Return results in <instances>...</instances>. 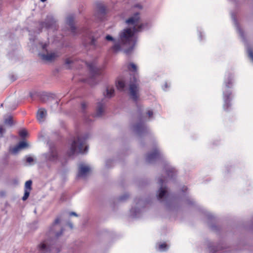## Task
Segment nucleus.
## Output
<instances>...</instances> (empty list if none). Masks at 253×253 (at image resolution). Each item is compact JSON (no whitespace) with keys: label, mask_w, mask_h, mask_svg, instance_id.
Masks as SVG:
<instances>
[{"label":"nucleus","mask_w":253,"mask_h":253,"mask_svg":"<svg viewBox=\"0 0 253 253\" xmlns=\"http://www.w3.org/2000/svg\"><path fill=\"white\" fill-rule=\"evenodd\" d=\"M90 41L89 42H87L86 41H83L84 46L87 48L88 46H91L92 47L93 49H95L97 47V45L96 43V41L97 40L98 38L95 37L94 36H90L89 37Z\"/></svg>","instance_id":"obj_18"},{"label":"nucleus","mask_w":253,"mask_h":253,"mask_svg":"<svg viewBox=\"0 0 253 253\" xmlns=\"http://www.w3.org/2000/svg\"><path fill=\"white\" fill-rule=\"evenodd\" d=\"M160 154V152L156 149L153 152L148 154L146 157V161L149 163H152L154 160L157 159Z\"/></svg>","instance_id":"obj_20"},{"label":"nucleus","mask_w":253,"mask_h":253,"mask_svg":"<svg viewBox=\"0 0 253 253\" xmlns=\"http://www.w3.org/2000/svg\"><path fill=\"white\" fill-rule=\"evenodd\" d=\"M168 246L165 243L161 244L159 246V250L160 251H165L168 249Z\"/></svg>","instance_id":"obj_30"},{"label":"nucleus","mask_w":253,"mask_h":253,"mask_svg":"<svg viewBox=\"0 0 253 253\" xmlns=\"http://www.w3.org/2000/svg\"><path fill=\"white\" fill-rule=\"evenodd\" d=\"M46 0H41V1H42V2H44V1H45Z\"/></svg>","instance_id":"obj_53"},{"label":"nucleus","mask_w":253,"mask_h":253,"mask_svg":"<svg viewBox=\"0 0 253 253\" xmlns=\"http://www.w3.org/2000/svg\"><path fill=\"white\" fill-rule=\"evenodd\" d=\"M36 117L40 123H42L47 117V112H37Z\"/></svg>","instance_id":"obj_23"},{"label":"nucleus","mask_w":253,"mask_h":253,"mask_svg":"<svg viewBox=\"0 0 253 253\" xmlns=\"http://www.w3.org/2000/svg\"><path fill=\"white\" fill-rule=\"evenodd\" d=\"M68 225H69V226L71 228H73V224H72V223H68Z\"/></svg>","instance_id":"obj_49"},{"label":"nucleus","mask_w":253,"mask_h":253,"mask_svg":"<svg viewBox=\"0 0 253 253\" xmlns=\"http://www.w3.org/2000/svg\"><path fill=\"white\" fill-rule=\"evenodd\" d=\"M40 44H41V45H42V50L45 52H47V47L48 46V44H47L46 43H42L41 42V43H40Z\"/></svg>","instance_id":"obj_37"},{"label":"nucleus","mask_w":253,"mask_h":253,"mask_svg":"<svg viewBox=\"0 0 253 253\" xmlns=\"http://www.w3.org/2000/svg\"><path fill=\"white\" fill-rule=\"evenodd\" d=\"M209 250L210 251V252H211V247L209 248Z\"/></svg>","instance_id":"obj_54"},{"label":"nucleus","mask_w":253,"mask_h":253,"mask_svg":"<svg viewBox=\"0 0 253 253\" xmlns=\"http://www.w3.org/2000/svg\"><path fill=\"white\" fill-rule=\"evenodd\" d=\"M60 219L57 218L49 229L50 234L56 238L59 237L62 233V229L60 225Z\"/></svg>","instance_id":"obj_8"},{"label":"nucleus","mask_w":253,"mask_h":253,"mask_svg":"<svg viewBox=\"0 0 253 253\" xmlns=\"http://www.w3.org/2000/svg\"><path fill=\"white\" fill-rule=\"evenodd\" d=\"M127 68L129 71L135 72L137 71V66L133 63H130L128 65Z\"/></svg>","instance_id":"obj_26"},{"label":"nucleus","mask_w":253,"mask_h":253,"mask_svg":"<svg viewBox=\"0 0 253 253\" xmlns=\"http://www.w3.org/2000/svg\"><path fill=\"white\" fill-rule=\"evenodd\" d=\"M104 112H101V111L96 112V115H95V117H101L103 115Z\"/></svg>","instance_id":"obj_39"},{"label":"nucleus","mask_w":253,"mask_h":253,"mask_svg":"<svg viewBox=\"0 0 253 253\" xmlns=\"http://www.w3.org/2000/svg\"><path fill=\"white\" fill-rule=\"evenodd\" d=\"M85 64L89 70L92 78H94L95 76H101L102 75L101 69L97 68L93 62H86Z\"/></svg>","instance_id":"obj_11"},{"label":"nucleus","mask_w":253,"mask_h":253,"mask_svg":"<svg viewBox=\"0 0 253 253\" xmlns=\"http://www.w3.org/2000/svg\"><path fill=\"white\" fill-rule=\"evenodd\" d=\"M90 168L89 166L81 164L79 166L78 177L85 178L90 173Z\"/></svg>","instance_id":"obj_12"},{"label":"nucleus","mask_w":253,"mask_h":253,"mask_svg":"<svg viewBox=\"0 0 253 253\" xmlns=\"http://www.w3.org/2000/svg\"><path fill=\"white\" fill-rule=\"evenodd\" d=\"M5 132V129L2 127H0V134L2 136L3 133Z\"/></svg>","instance_id":"obj_42"},{"label":"nucleus","mask_w":253,"mask_h":253,"mask_svg":"<svg viewBox=\"0 0 253 253\" xmlns=\"http://www.w3.org/2000/svg\"><path fill=\"white\" fill-rule=\"evenodd\" d=\"M105 107V104L103 101L101 102H99L97 104V108L96 111H104V109Z\"/></svg>","instance_id":"obj_27"},{"label":"nucleus","mask_w":253,"mask_h":253,"mask_svg":"<svg viewBox=\"0 0 253 253\" xmlns=\"http://www.w3.org/2000/svg\"><path fill=\"white\" fill-rule=\"evenodd\" d=\"M137 111H142V109H141V108H139Z\"/></svg>","instance_id":"obj_51"},{"label":"nucleus","mask_w":253,"mask_h":253,"mask_svg":"<svg viewBox=\"0 0 253 253\" xmlns=\"http://www.w3.org/2000/svg\"><path fill=\"white\" fill-rule=\"evenodd\" d=\"M129 90H130V96L132 100L135 102H137L139 95L138 94V87L136 84H130L129 86Z\"/></svg>","instance_id":"obj_14"},{"label":"nucleus","mask_w":253,"mask_h":253,"mask_svg":"<svg viewBox=\"0 0 253 253\" xmlns=\"http://www.w3.org/2000/svg\"><path fill=\"white\" fill-rule=\"evenodd\" d=\"M139 12H135L132 17L127 19L126 22L128 25L135 26L139 22Z\"/></svg>","instance_id":"obj_17"},{"label":"nucleus","mask_w":253,"mask_h":253,"mask_svg":"<svg viewBox=\"0 0 253 253\" xmlns=\"http://www.w3.org/2000/svg\"><path fill=\"white\" fill-rule=\"evenodd\" d=\"M163 182V180L160 179L159 184L161 185V187L158 191L159 193L158 198L159 200H160L161 199H163V198L166 197L167 195V190L166 187H163L162 186Z\"/></svg>","instance_id":"obj_19"},{"label":"nucleus","mask_w":253,"mask_h":253,"mask_svg":"<svg viewBox=\"0 0 253 253\" xmlns=\"http://www.w3.org/2000/svg\"><path fill=\"white\" fill-rule=\"evenodd\" d=\"M19 134L21 137H24L27 135V131L26 129H23L19 131Z\"/></svg>","instance_id":"obj_33"},{"label":"nucleus","mask_w":253,"mask_h":253,"mask_svg":"<svg viewBox=\"0 0 253 253\" xmlns=\"http://www.w3.org/2000/svg\"><path fill=\"white\" fill-rule=\"evenodd\" d=\"M74 16L73 15H69L66 19V23L70 26V30L73 36L77 35V29L74 25Z\"/></svg>","instance_id":"obj_15"},{"label":"nucleus","mask_w":253,"mask_h":253,"mask_svg":"<svg viewBox=\"0 0 253 253\" xmlns=\"http://www.w3.org/2000/svg\"><path fill=\"white\" fill-rule=\"evenodd\" d=\"M146 129V127L144 124L143 121L142 122L141 121L139 124L133 126V130L139 134L144 132Z\"/></svg>","instance_id":"obj_21"},{"label":"nucleus","mask_w":253,"mask_h":253,"mask_svg":"<svg viewBox=\"0 0 253 253\" xmlns=\"http://www.w3.org/2000/svg\"><path fill=\"white\" fill-rule=\"evenodd\" d=\"M30 193V191H29V190H27V189L24 190V195L23 197H22V200L23 201H25L26 200H27L28 199V197L29 196Z\"/></svg>","instance_id":"obj_31"},{"label":"nucleus","mask_w":253,"mask_h":253,"mask_svg":"<svg viewBox=\"0 0 253 253\" xmlns=\"http://www.w3.org/2000/svg\"><path fill=\"white\" fill-rule=\"evenodd\" d=\"M128 80L127 74L126 75L119 76L116 81V85L118 90L123 91Z\"/></svg>","instance_id":"obj_9"},{"label":"nucleus","mask_w":253,"mask_h":253,"mask_svg":"<svg viewBox=\"0 0 253 253\" xmlns=\"http://www.w3.org/2000/svg\"><path fill=\"white\" fill-rule=\"evenodd\" d=\"M37 249L39 253H59L60 251L58 247L54 246L53 241L50 239L41 242Z\"/></svg>","instance_id":"obj_4"},{"label":"nucleus","mask_w":253,"mask_h":253,"mask_svg":"<svg viewBox=\"0 0 253 253\" xmlns=\"http://www.w3.org/2000/svg\"><path fill=\"white\" fill-rule=\"evenodd\" d=\"M32 183V182L31 180L27 181L25 184V189L29 190L30 191L31 190Z\"/></svg>","instance_id":"obj_29"},{"label":"nucleus","mask_w":253,"mask_h":253,"mask_svg":"<svg viewBox=\"0 0 253 253\" xmlns=\"http://www.w3.org/2000/svg\"><path fill=\"white\" fill-rule=\"evenodd\" d=\"M9 78L12 82H14L16 80V77L14 75H9Z\"/></svg>","instance_id":"obj_41"},{"label":"nucleus","mask_w":253,"mask_h":253,"mask_svg":"<svg viewBox=\"0 0 253 253\" xmlns=\"http://www.w3.org/2000/svg\"><path fill=\"white\" fill-rule=\"evenodd\" d=\"M38 111H46V110L44 109V108H40L38 109Z\"/></svg>","instance_id":"obj_48"},{"label":"nucleus","mask_w":253,"mask_h":253,"mask_svg":"<svg viewBox=\"0 0 253 253\" xmlns=\"http://www.w3.org/2000/svg\"><path fill=\"white\" fill-rule=\"evenodd\" d=\"M56 19L52 15H47L44 21L39 22L38 34H40L43 28L47 30L50 29L53 30L56 29Z\"/></svg>","instance_id":"obj_5"},{"label":"nucleus","mask_w":253,"mask_h":253,"mask_svg":"<svg viewBox=\"0 0 253 253\" xmlns=\"http://www.w3.org/2000/svg\"><path fill=\"white\" fill-rule=\"evenodd\" d=\"M148 28L149 24L148 23H143L139 25L137 27L134 26L132 29L128 28L123 30L119 34V42L115 43L112 47V49L115 52H117L121 50V44L125 45L128 46V47L125 49L124 52L127 55L129 54L132 51L136 43V41L133 38L134 34Z\"/></svg>","instance_id":"obj_1"},{"label":"nucleus","mask_w":253,"mask_h":253,"mask_svg":"<svg viewBox=\"0 0 253 253\" xmlns=\"http://www.w3.org/2000/svg\"><path fill=\"white\" fill-rule=\"evenodd\" d=\"M81 108L83 110H85L87 109L88 103L85 101H83L82 102L81 104Z\"/></svg>","instance_id":"obj_35"},{"label":"nucleus","mask_w":253,"mask_h":253,"mask_svg":"<svg viewBox=\"0 0 253 253\" xmlns=\"http://www.w3.org/2000/svg\"><path fill=\"white\" fill-rule=\"evenodd\" d=\"M43 156L48 162H56L58 160L57 151L54 147H51L49 152L43 154Z\"/></svg>","instance_id":"obj_10"},{"label":"nucleus","mask_w":253,"mask_h":253,"mask_svg":"<svg viewBox=\"0 0 253 253\" xmlns=\"http://www.w3.org/2000/svg\"><path fill=\"white\" fill-rule=\"evenodd\" d=\"M4 123L6 125L12 126L14 124L13 118L11 116H8L4 118Z\"/></svg>","instance_id":"obj_25"},{"label":"nucleus","mask_w":253,"mask_h":253,"mask_svg":"<svg viewBox=\"0 0 253 253\" xmlns=\"http://www.w3.org/2000/svg\"><path fill=\"white\" fill-rule=\"evenodd\" d=\"M72 63H73V61L69 58L66 59L65 60V64L66 65H69L71 64Z\"/></svg>","instance_id":"obj_40"},{"label":"nucleus","mask_w":253,"mask_h":253,"mask_svg":"<svg viewBox=\"0 0 253 253\" xmlns=\"http://www.w3.org/2000/svg\"><path fill=\"white\" fill-rule=\"evenodd\" d=\"M18 145L19 147H20L21 149L24 148L27 146V144L24 141L20 142Z\"/></svg>","instance_id":"obj_36"},{"label":"nucleus","mask_w":253,"mask_h":253,"mask_svg":"<svg viewBox=\"0 0 253 253\" xmlns=\"http://www.w3.org/2000/svg\"><path fill=\"white\" fill-rule=\"evenodd\" d=\"M39 55L41 59L48 62H52L54 61L57 56V55L54 52L47 54L40 53H39Z\"/></svg>","instance_id":"obj_16"},{"label":"nucleus","mask_w":253,"mask_h":253,"mask_svg":"<svg viewBox=\"0 0 253 253\" xmlns=\"http://www.w3.org/2000/svg\"><path fill=\"white\" fill-rule=\"evenodd\" d=\"M69 215L70 216H78V215L75 212L72 211L70 212Z\"/></svg>","instance_id":"obj_43"},{"label":"nucleus","mask_w":253,"mask_h":253,"mask_svg":"<svg viewBox=\"0 0 253 253\" xmlns=\"http://www.w3.org/2000/svg\"><path fill=\"white\" fill-rule=\"evenodd\" d=\"M16 109V108H15V107H14V108H13V110H14V109Z\"/></svg>","instance_id":"obj_55"},{"label":"nucleus","mask_w":253,"mask_h":253,"mask_svg":"<svg viewBox=\"0 0 253 253\" xmlns=\"http://www.w3.org/2000/svg\"><path fill=\"white\" fill-rule=\"evenodd\" d=\"M34 159L33 157L31 156L26 157V162L30 165H31L32 163L34 162Z\"/></svg>","instance_id":"obj_34"},{"label":"nucleus","mask_w":253,"mask_h":253,"mask_svg":"<svg viewBox=\"0 0 253 253\" xmlns=\"http://www.w3.org/2000/svg\"><path fill=\"white\" fill-rule=\"evenodd\" d=\"M105 39L108 41L115 42V39L111 36L108 35L105 37Z\"/></svg>","instance_id":"obj_38"},{"label":"nucleus","mask_w":253,"mask_h":253,"mask_svg":"<svg viewBox=\"0 0 253 253\" xmlns=\"http://www.w3.org/2000/svg\"><path fill=\"white\" fill-rule=\"evenodd\" d=\"M224 84L227 89L232 87L233 84V77L231 74H228L227 75V78L224 80Z\"/></svg>","instance_id":"obj_22"},{"label":"nucleus","mask_w":253,"mask_h":253,"mask_svg":"<svg viewBox=\"0 0 253 253\" xmlns=\"http://www.w3.org/2000/svg\"><path fill=\"white\" fill-rule=\"evenodd\" d=\"M29 95L32 99H33L35 96H37L42 102H48L53 104V105L51 106V109H57L55 108V107L58 106L59 100L55 99V94L54 93L46 92L33 91L30 92Z\"/></svg>","instance_id":"obj_3"},{"label":"nucleus","mask_w":253,"mask_h":253,"mask_svg":"<svg viewBox=\"0 0 253 253\" xmlns=\"http://www.w3.org/2000/svg\"><path fill=\"white\" fill-rule=\"evenodd\" d=\"M148 115L149 117H151V116H152V115H153V112H148Z\"/></svg>","instance_id":"obj_47"},{"label":"nucleus","mask_w":253,"mask_h":253,"mask_svg":"<svg viewBox=\"0 0 253 253\" xmlns=\"http://www.w3.org/2000/svg\"><path fill=\"white\" fill-rule=\"evenodd\" d=\"M167 173L169 177L172 178L175 175V171L173 168H171L167 170Z\"/></svg>","instance_id":"obj_28"},{"label":"nucleus","mask_w":253,"mask_h":253,"mask_svg":"<svg viewBox=\"0 0 253 253\" xmlns=\"http://www.w3.org/2000/svg\"><path fill=\"white\" fill-rule=\"evenodd\" d=\"M21 149L20 147H19V145L15 146L14 148H13L11 151L13 154H16L17 152H18Z\"/></svg>","instance_id":"obj_32"},{"label":"nucleus","mask_w":253,"mask_h":253,"mask_svg":"<svg viewBox=\"0 0 253 253\" xmlns=\"http://www.w3.org/2000/svg\"><path fill=\"white\" fill-rule=\"evenodd\" d=\"M231 18L233 21L234 24L236 28V30L238 31L239 34L240 35L241 38L242 39V41L245 43L247 46V49L248 53V55L249 57L252 59L253 62V50L252 48L250 47L247 41L245 38V36L244 35V33L242 29L241 28L238 22V20L236 18V15L234 13L232 12L231 13Z\"/></svg>","instance_id":"obj_6"},{"label":"nucleus","mask_w":253,"mask_h":253,"mask_svg":"<svg viewBox=\"0 0 253 253\" xmlns=\"http://www.w3.org/2000/svg\"><path fill=\"white\" fill-rule=\"evenodd\" d=\"M96 10L95 12V16L100 21L104 20L107 13L106 7L100 1H97L95 3Z\"/></svg>","instance_id":"obj_7"},{"label":"nucleus","mask_w":253,"mask_h":253,"mask_svg":"<svg viewBox=\"0 0 253 253\" xmlns=\"http://www.w3.org/2000/svg\"><path fill=\"white\" fill-rule=\"evenodd\" d=\"M232 91L230 90L223 91V96L224 100L223 107L225 109H227L231 105V101L232 100Z\"/></svg>","instance_id":"obj_13"},{"label":"nucleus","mask_w":253,"mask_h":253,"mask_svg":"<svg viewBox=\"0 0 253 253\" xmlns=\"http://www.w3.org/2000/svg\"><path fill=\"white\" fill-rule=\"evenodd\" d=\"M114 88L113 86H107L106 89V93L104 94L105 97L110 98L112 97L114 95Z\"/></svg>","instance_id":"obj_24"},{"label":"nucleus","mask_w":253,"mask_h":253,"mask_svg":"<svg viewBox=\"0 0 253 253\" xmlns=\"http://www.w3.org/2000/svg\"><path fill=\"white\" fill-rule=\"evenodd\" d=\"M88 138L89 135L86 134L84 136L78 137L76 140H74L71 144L68 155L72 156L76 153H85L87 150V147L85 145V141Z\"/></svg>","instance_id":"obj_2"},{"label":"nucleus","mask_w":253,"mask_h":253,"mask_svg":"<svg viewBox=\"0 0 253 253\" xmlns=\"http://www.w3.org/2000/svg\"><path fill=\"white\" fill-rule=\"evenodd\" d=\"M169 87V86H168V84L167 83H166L165 84H164V85L163 86V89L164 90H166V89Z\"/></svg>","instance_id":"obj_44"},{"label":"nucleus","mask_w":253,"mask_h":253,"mask_svg":"<svg viewBox=\"0 0 253 253\" xmlns=\"http://www.w3.org/2000/svg\"><path fill=\"white\" fill-rule=\"evenodd\" d=\"M199 38H200V40H202V32L200 31L199 33Z\"/></svg>","instance_id":"obj_46"},{"label":"nucleus","mask_w":253,"mask_h":253,"mask_svg":"<svg viewBox=\"0 0 253 253\" xmlns=\"http://www.w3.org/2000/svg\"><path fill=\"white\" fill-rule=\"evenodd\" d=\"M126 197H121L120 200H124L126 199Z\"/></svg>","instance_id":"obj_50"},{"label":"nucleus","mask_w":253,"mask_h":253,"mask_svg":"<svg viewBox=\"0 0 253 253\" xmlns=\"http://www.w3.org/2000/svg\"><path fill=\"white\" fill-rule=\"evenodd\" d=\"M134 7H138V8H140V9H141V8H142V6L141 5L138 4H135V5L134 6Z\"/></svg>","instance_id":"obj_45"},{"label":"nucleus","mask_w":253,"mask_h":253,"mask_svg":"<svg viewBox=\"0 0 253 253\" xmlns=\"http://www.w3.org/2000/svg\"><path fill=\"white\" fill-rule=\"evenodd\" d=\"M30 41H32V42H34L35 40L34 39H32L31 38H30Z\"/></svg>","instance_id":"obj_52"}]
</instances>
